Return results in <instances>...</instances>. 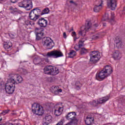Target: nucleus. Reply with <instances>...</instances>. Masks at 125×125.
I'll return each instance as SVG.
<instances>
[{
	"instance_id": "obj_1",
	"label": "nucleus",
	"mask_w": 125,
	"mask_h": 125,
	"mask_svg": "<svg viewBox=\"0 0 125 125\" xmlns=\"http://www.w3.org/2000/svg\"><path fill=\"white\" fill-rule=\"evenodd\" d=\"M113 73V68L110 65L105 66L100 72L97 73L96 79L98 81H103Z\"/></svg>"
},
{
	"instance_id": "obj_2",
	"label": "nucleus",
	"mask_w": 125,
	"mask_h": 125,
	"mask_svg": "<svg viewBox=\"0 0 125 125\" xmlns=\"http://www.w3.org/2000/svg\"><path fill=\"white\" fill-rule=\"evenodd\" d=\"M44 74L46 75H51L54 76L59 74V69L58 68L52 66L51 65H48L43 68Z\"/></svg>"
},
{
	"instance_id": "obj_3",
	"label": "nucleus",
	"mask_w": 125,
	"mask_h": 125,
	"mask_svg": "<svg viewBox=\"0 0 125 125\" xmlns=\"http://www.w3.org/2000/svg\"><path fill=\"white\" fill-rule=\"evenodd\" d=\"M101 56L98 51H93L90 52V62L91 64H95L99 61Z\"/></svg>"
},
{
	"instance_id": "obj_4",
	"label": "nucleus",
	"mask_w": 125,
	"mask_h": 125,
	"mask_svg": "<svg viewBox=\"0 0 125 125\" xmlns=\"http://www.w3.org/2000/svg\"><path fill=\"white\" fill-rule=\"evenodd\" d=\"M41 12H42V10L38 7L34 8L29 13L30 19L33 20V21H37L41 16Z\"/></svg>"
},
{
	"instance_id": "obj_5",
	"label": "nucleus",
	"mask_w": 125,
	"mask_h": 125,
	"mask_svg": "<svg viewBox=\"0 0 125 125\" xmlns=\"http://www.w3.org/2000/svg\"><path fill=\"white\" fill-rule=\"evenodd\" d=\"M32 111L33 114H36L38 116H42L44 112L43 107L37 103L32 104Z\"/></svg>"
},
{
	"instance_id": "obj_6",
	"label": "nucleus",
	"mask_w": 125,
	"mask_h": 125,
	"mask_svg": "<svg viewBox=\"0 0 125 125\" xmlns=\"http://www.w3.org/2000/svg\"><path fill=\"white\" fill-rule=\"evenodd\" d=\"M46 56L47 58H59V57H62L63 55L61 51L55 50L47 53Z\"/></svg>"
},
{
	"instance_id": "obj_7",
	"label": "nucleus",
	"mask_w": 125,
	"mask_h": 125,
	"mask_svg": "<svg viewBox=\"0 0 125 125\" xmlns=\"http://www.w3.org/2000/svg\"><path fill=\"white\" fill-rule=\"evenodd\" d=\"M11 77V78L8 79V83L15 84V83H17V82L19 83L23 82V78L19 74H13Z\"/></svg>"
},
{
	"instance_id": "obj_8",
	"label": "nucleus",
	"mask_w": 125,
	"mask_h": 125,
	"mask_svg": "<svg viewBox=\"0 0 125 125\" xmlns=\"http://www.w3.org/2000/svg\"><path fill=\"white\" fill-rule=\"evenodd\" d=\"M42 43L43 46L47 47L48 49H52L54 47V42L49 37L43 38L42 40Z\"/></svg>"
},
{
	"instance_id": "obj_9",
	"label": "nucleus",
	"mask_w": 125,
	"mask_h": 125,
	"mask_svg": "<svg viewBox=\"0 0 125 125\" xmlns=\"http://www.w3.org/2000/svg\"><path fill=\"white\" fill-rule=\"evenodd\" d=\"M37 25L40 27V28H36V31H40V32H43L44 29L42 28H45L47 26V21L43 18L39 19L37 22Z\"/></svg>"
},
{
	"instance_id": "obj_10",
	"label": "nucleus",
	"mask_w": 125,
	"mask_h": 125,
	"mask_svg": "<svg viewBox=\"0 0 125 125\" xmlns=\"http://www.w3.org/2000/svg\"><path fill=\"white\" fill-rule=\"evenodd\" d=\"M109 99H110V96L108 95L97 100V102L95 100H93V101L90 102L89 104L91 106L96 107V106H98V104H103V103L107 102Z\"/></svg>"
},
{
	"instance_id": "obj_11",
	"label": "nucleus",
	"mask_w": 125,
	"mask_h": 125,
	"mask_svg": "<svg viewBox=\"0 0 125 125\" xmlns=\"http://www.w3.org/2000/svg\"><path fill=\"white\" fill-rule=\"evenodd\" d=\"M76 116H77L76 112H70L66 115L65 118L68 121H70L71 124H77L79 122V120L77 119Z\"/></svg>"
},
{
	"instance_id": "obj_12",
	"label": "nucleus",
	"mask_w": 125,
	"mask_h": 125,
	"mask_svg": "<svg viewBox=\"0 0 125 125\" xmlns=\"http://www.w3.org/2000/svg\"><path fill=\"white\" fill-rule=\"evenodd\" d=\"M8 85L5 86V89L6 90V93L8 94H12L14 91L15 90V84L12 83H8Z\"/></svg>"
},
{
	"instance_id": "obj_13",
	"label": "nucleus",
	"mask_w": 125,
	"mask_h": 125,
	"mask_svg": "<svg viewBox=\"0 0 125 125\" xmlns=\"http://www.w3.org/2000/svg\"><path fill=\"white\" fill-rule=\"evenodd\" d=\"M106 3L108 7L111 10H115L117 7V0H107Z\"/></svg>"
},
{
	"instance_id": "obj_14",
	"label": "nucleus",
	"mask_w": 125,
	"mask_h": 125,
	"mask_svg": "<svg viewBox=\"0 0 125 125\" xmlns=\"http://www.w3.org/2000/svg\"><path fill=\"white\" fill-rule=\"evenodd\" d=\"M91 27V23L90 22L88 21L85 25L84 30L83 31H80L79 32V35L80 36H83V37L85 36L86 32H87L90 27Z\"/></svg>"
},
{
	"instance_id": "obj_15",
	"label": "nucleus",
	"mask_w": 125,
	"mask_h": 125,
	"mask_svg": "<svg viewBox=\"0 0 125 125\" xmlns=\"http://www.w3.org/2000/svg\"><path fill=\"white\" fill-rule=\"evenodd\" d=\"M24 4L22 5L21 7H24V8H26V10H30L33 8V2H32V0H25Z\"/></svg>"
},
{
	"instance_id": "obj_16",
	"label": "nucleus",
	"mask_w": 125,
	"mask_h": 125,
	"mask_svg": "<svg viewBox=\"0 0 125 125\" xmlns=\"http://www.w3.org/2000/svg\"><path fill=\"white\" fill-rule=\"evenodd\" d=\"M103 2L104 1L103 0H100L99 2V4H96L94 7V11L95 12H99L102 9Z\"/></svg>"
},
{
	"instance_id": "obj_17",
	"label": "nucleus",
	"mask_w": 125,
	"mask_h": 125,
	"mask_svg": "<svg viewBox=\"0 0 125 125\" xmlns=\"http://www.w3.org/2000/svg\"><path fill=\"white\" fill-rule=\"evenodd\" d=\"M113 57L114 60H120L122 58V54L120 51L115 50L113 53Z\"/></svg>"
},
{
	"instance_id": "obj_18",
	"label": "nucleus",
	"mask_w": 125,
	"mask_h": 125,
	"mask_svg": "<svg viewBox=\"0 0 125 125\" xmlns=\"http://www.w3.org/2000/svg\"><path fill=\"white\" fill-rule=\"evenodd\" d=\"M63 107H61L60 106H58L57 107H56L54 111V114L55 116H60L61 114H62V112H63Z\"/></svg>"
},
{
	"instance_id": "obj_19",
	"label": "nucleus",
	"mask_w": 125,
	"mask_h": 125,
	"mask_svg": "<svg viewBox=\"0 0 125 125\" xmlns=\"http://www.w3.org/2000/svg\"><path fill=\"white\" fill-rule=\"evenodd\" d=\"M33 62L35 65L42 66V59L40 57H36L33 60Z\"/></svg>"
},
{
	"instance_id": "obj_20",
	"label": "nucleus",
	"mask_w": 125,
	"mask_h": 125,
	"mask_svg": "<svg viewBox=\"0 0 125 125\" xmlns=\"http://www.w3.org/2000/svg\"><path fill=\"white\" fill-rule=\"evenodd\" d=\"M94 121V118L93 117H91L90 116H87L86 118V120H85V122L86 125H90L93 123Z\"/></svg>"
},
{
	"instance_id": "obj_21",
	"label": "nucleus",
	"mask_w": 125,
	"mask_h": 125,
	"mask_svg": "<svg viewBox=\"0 0 125 125\" xmlns=\"http://www.w3.org/2000/svg\"><path fill=\"white\" fill-rule=\"evenodd\" d=\"M3 47L6 50H7V51H9V50L11 49V47H12V43L11 42L5 43L3 45Z\"/></svg>"
},
{
	"instance_id": "obj_22",
	"label": "nucleus",
	"mask_w": 125,
	"mask_h": 125,
	"mask_svg": "<svg viewBox=\"0 0 125 125\" xmlns=\"http://www.w3.org/2000/svg\"><path fill=\"white\" fill-rule=\"evenodd\" d=\"M54 94L55 95H58L59 94V92H62V89H59V87L58 86H55L54 87Z\"/></svg>"
},
{
	"instance_id": "obj_23",
	"label": "nucleus",
	"mask_w": 125,
	"mask_h": 125,
	"mask_svg": "<svg viewBox=\"0 0 125 125\" xmlns=\"http://www.w3.org/2000/svg\"><path fill=\"white\" fill-rule=\"evenodd\" d=\"M114 45H116L117 47H122V41L120 39H116L115 41Z\"/></svg>"
},
{
	"instance_id": "obj_24",
	"label": "nucleus",
	"mask_w": 125,
	"mask_h": 125,
	"mask_svg": "<svg viewBox=\"0 0 125 125\" xmlns=\"http://www.w3.org/2000/svg\"><path fill=\"white\" fill-rule=\"evenodd\" d=\"M85 41H86V39L83 38L81 40L79 41L78 45L79 47H80V48H82L83 46H84V44H83V43L84 42H85Z\"/></svg>"
},
{
	"instance_id": "obj_25",
	"label": "nucleus",
	"mask_w": 125,
	"mask_h": 125,
	"mask_svg": "<svg viewBox=\"0 0 125 125\" xmlns=\"http://www.w3.org/2000/svg\"><path fill=\"white\" fill-rule=\"evenodd\" d=\"M43 36V33H42V32H38L36 34V40H37V41H41V40H42V38Z\"/></svg>"
},
{
	"instance_id": "obj_26",
	"label": "nucleus",
	"mask_w": 125,
	"mask_h": 125,
	"mask_svg": "<svg viewBox=\"0 0 125 125\" xmlns=\"http://www.w3.org/2000/svg\"><path fill=\"white\" fill-rule=\"evenodd\" d=\"M88 52V49L84 47H83L81 49L80 54H81V55H84V54H86V53H87Z\"/></svg>"
},
{
	"instance_id": "obj_27",
	"label": "nucleus",
	"mask_w": 125,
	"mask_h": 125,
	"mask_svg": "<svg viewBox=\"0 0 125 125\" xmlns=\"http://www.w3.org/2000/svg\"><path fill=\"white\" fill-rule=\"evenodd\" d=\"M47 63H49V59L48 58H43L42 59V66H43V65H45L46 64H47Z\"/></svg>"
},
{
	"instance_id": "obj_28",
	"label": "nucleus",
	"mask_w": 125,
	"mask_h": 125,
	"mask_svg": "<svg viewBox=\"0 0 125 125\" xmlns=\"http://www.w3.org/2000/svg\"><path fill=\"white\" fill-rule=\"evenodd\" d=\"M68 55L70 58H73V57H75L76 55H77V52L72 50L70 51V53L68 54Z\"/></svg>"
},
{
	"instance_id": "obj_29",
	"label": "nucleus",
	"mask_w": 125,
	"mask_h": 125,
	"mask_svg": "<svg viewBox=\"0 0 125 125\" xmlns=\"http://www.w3.org/2000/svg\"><path fill=\"white\" fill-rule=\"evenodd\" d=\"M48 13H49V9L45 8L41 12L40 15H44V14H48Z\"/></svg>"
},
{
	"instance_id": "obj_30",
	"label": "nucleus",
	"mask_w": 125,
	"mask_h": 125,
	"mask_svg": "<svg viewBox=\"0 0 125 125\" xmlns=\"http://www.w3.org/2000/svg\"><path fill=\"white\" fill-rule=\"evenodd\" d=\"M45 122L50 123L52 121V117L51 115H46L45 117Z\"/></svg>"
},
{
	"instance_id": "obj_31",
	"label": "nucleus",
	"mask_w": 125,
	"mask_h": 125,
	"mask_svg": "<svg viewBox=\"0 0 125 125\" xmlns=\"http://www.w3.org/2000/svg\"><path fill=\"white\" fill-rule=\"evenodd\" d=\"M107 20H109V14H105L102 19V21H107Z\"/></svg>"
},
{
	"instance_id": "obj_32",
	"label": "nucleus",
	"mask_w": 125,
	"mask_h": 125,
	"mask_svg": "<svg viewBox=\"0 0 125 125\" xmlns=\"http://www.w3.org/2000/svg\"><path fill=\"white\" fill-rule=\"evenodd\" d=\"M100 37V36H99V35L96 34L95 35H93V36H92L91 39L92 40H98Z\"/></svg>"
},
{
	"instance_id": "obj_33",
	"label": "nucleus",
	"mask_w": 125,
	"mask_h": 125,
	"mask_svg": "<svg viewBox=\"0 0 125 125\" xmlns=\"http://www.w3.org/2000/svg\"><path fill=\"white\" fill-rule=\"evenodd\" d=\"M10 110H3L1 113L0 114L1 115H6V114H8V112L10 111Z\"/></svg>"
},
{
	"instance_id": "obj_34",
	"label": "nucleus",
	"mask_w": 125,
	"mask_h": 125,
	"mask_svg": "<svg viewBox=\"0 0 125 125\" xmlns=\"http://www.w3.org/2000/svg\"><path fill=\"white\" fill-rule=\"evenodd\" d=\"M80 48H81L80 47V46H79V45L75 44L74 46V49H75L76 51H79V50H80Z\"/></svg>"
},
{
	"instance_id": "obj_35",
	"label": "nucleus",
	"mask_w": 125,
	"mask_h": 125,
	"mask_svg": "<svg viewBox=\"0 0 125 125\" xmlns=\"http://www.w3.org/2000/svg\"><path fill=\"white\" fill-rule=\"evenodd\" d=\"M78 83H80V82H77L76 83V89H77V90H79V89H81V87H80V85H77Z\"/></svg>"
},
{
	"instance_id": "obj_36",
	"label": "nucleus",
	"mask_w": 125,
	"mask_h": 125,
	"mask_svg": "<svg viewBox=\"0 0 125 125\" xmlns=\"http://www.w3.org/2000/svg\"><path fill=\"white\" fill-rule=\"evenodd\" d=\"M24 25H25V26H29V25H30V21H25Z\"/></svg>"
},
{
	"instance_id": "obj_37",
	"label": "nucleus",
	"mask_w": 125,
	"mask_h": 125,
	"mask_svg": "<svg viewBox=\"0 0 125 125\" xmlns=\"http://www.w3.org/2000/svg\"><path fill=\"white\" fill-rule=\"evenodd\" d=\"M69 2L70 3H72L73 4H74V5H77V3L74 2L73 0H70Z\"/></svg>"
},
{
	"instance_id": "obj_38",
	"label": "nucleus",
	"mask_w": 125,
	"mask_h": 125,
	"mask_svg": "<svg viewBox=\"0 0 125 125\" xmlns=\"http://www.w3.org/2000/svg\"><path fill=\"white\" fill-rule=\"evenodd\" d=\"M49 122L45 121V122L43 123V125H48L49 124Z\"/></svg>"
},
{
	"instance_id": "obj_39",
	"label": "nucleus",
	"mask_w": 125,
	"mask_h": 125,
	"mask_svg": "<svg viewBox=\"0 0 125 125\" xmlns=\"http://www.w3.org/2000/svg\"><path fill=\"white\" fill-rule=\"evenodd\" d=\"M63 38L64 39H66L67 38V35L66 34V32H64L63 34Z\"/></svg>"
},
{
	"instance_id": "obj_40",
	"label": "nucleus",
	"mask_w": 125,
	"mask_h": 125,
	"mask_svg": "<svg viewBox=\"0 0 125 125\" xmlns=\"http://www.w3.org/2000/svg\"><path fill=\"white\" fill-rule=\"evenodd\" d=\"M29 25H31V26H34V25H35V23L33 22V21H30Z\"/></svg>"
},
{
	"instance_id": "obj_41",
	"label": "nucleus",
	"mask_w": 125,
	"mask_h": 125,
	"mask_svg": "<svg viewBox=\"0 0 125 125\" xmlns=\"http://www.w3.org/2000/svg\"><path fill=\"white\" fill-rule=\"evenodd\" d=\"M10 37H11V39H15V37H14V36H13V35H12V34H11V35H10Z\"/></svg>"
},
{
	"instance_id": "obj_42",
	"label": "nucleus",
	"mask_w": 125,
	"mask_h": 125,
	"mask_svg": "<svg viewBox=\"0 0 125 125\" xmlns=\"http://www.w3.org/2000/svg\"><path fill=\"white\" fill-rule=\"evenodd\" d=\"M23 71V74L24 75H26V74H27V70L24 69Z\"/></svg>"
},
{
	"instance_id": "obj_43",
	"label": "nucleus",
	"mask_w": 125,
	"mask_h": 125,
	"mask_svg": "<svg viewBox=\"0 0 125 125\" xmlns=\"http://www.w3.org/2000/svg\"><path fill=\"white\" fill-rule=\"evenodd\" d=\"M72 35V36H76V32L75 31L73 32Z\"/></svg>"
},
{
	"instance_id": "obj_44",
	"label": "nucleus",
	"mask_w": 125,
	"mask_h": 125,
	"mask_svg": "<svg viewBox=\"0 0 125 125\" xmlns=\"http://www.w3.org/2000/svg\"><path fill=\"white\" fill-rule=\"evenodd\" d=\"M11 2H13V3H15V2H16V0H11Z\"/></svg>"
},
{
	"instance_id": "obj_45",
	"label": "nucleus",
	"mask_w": 125,
	"mask_h": 125,
	"mask_svg": "<svg viewBox=\"0 0 125 125\" xmlns=\"http://www.w3.org/2000/svg\"><path fill=\"white\" fill-rule=\"evenodd\" d=\"M95 27H97L98 26V24L96 23L94 24Z\"/></svg>"
},
{
	"instance_id": "obj_46",
	"label": "nucleus",
	"mask_w": 125,
	"mask_h": 125,
	"mask_svg": "<svg viewBox=\"0 0 125 125\" xmlns=\"http://www.w3.org/2000/svg\"><path fill=\"white\" fill-rule=\"evenodd\" d=\"M72 31H74V28L73 27H72L71 29L69 30V32H72Z\"/></svg>"
},
{
	"instance_id": "obj_47",
	"label": "nucleus",
	"mask_w": 125,
	"mask_h": 125,
	"mask_svg": "<svg viewBox=\"0 0 125 125\" xmlns=\"http://www.w3.org/2000/svg\"><path fill=\"white\" fill-rule=\"evenodd\" d=\"M1 121H2V118L0 116V122H1Z\"/></svg>"
},
{
	"instance_id": "obj_48",
	"label": "nucleus",
	"mask_w": 125,
	"mask_h": 125,
	"mask_svg": "<svg viewBox=\"0 0 125 125\" xmlns=\"http://www.w3.org/2000/svg\"><path fill=\"white\" fill-rule=\"evenodd\" d=\"M77 40H78L77 38L75 37L74 38V41H77Z\"/></svg>"
},
{
	"instance_id": "obj_49",
	"label": "nucleus",
	"mask_w": 125,
	"mask_h": 125,
	"mask_svg": "<svg viewBox=\"0 0 125 125\" xmlns=\"http://www.w3.org/2000/svg\"><path fill=\"white\" fill-rule=\"evenodd\" d=\"M96 4H99V1H98V2H97V3H96Z\"/></svg>"
},
{
	"instance_id": "obj_50",
	"label": "nucleus",
	"mask_w": 125,
	"mask_h": 125,
	"mask_svg": "<svg viewBox=\"0 0 125 125\" xmlns=\"http://www.w3.org/2000/svg\"><path fill=\"white\" fill-rule=\"evenodd\" d=\"M111 22H114V20H113V19H112L111 20Z\"/></svg>"
},
{
	"instance_id": "obj_51",
	"label": "nucleus",
	"mask_w": 125,
	"mask_h": 125,
	"mask_svg": "<svg viewBox=\"0 0 125 125\" xmlns=\"http://www.w3.org/2000/svg\"><path fill=\"white\" fill-rule=\"evenodd\" d=\"M103 26H106V23H103Z\"/></svg>"
},
{
	"instance_id": "obj_52",
	"label": "nucleus",
	"mask_w": 125,
	"mask_h": 125,
	"mask_svg": "<svg viewBox=\"0 0 125 125\" xmlns=\"http://www.w3.org/2000/svg\"><path fill=\"white\" fill-rule=\"evenodd\" d=\"M16 125H18V124H16Z\"/></svg>"
}]
</instances>
